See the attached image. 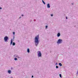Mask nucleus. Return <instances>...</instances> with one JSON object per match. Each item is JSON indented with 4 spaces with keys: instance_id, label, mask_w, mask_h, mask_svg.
<instances>
[{
    "instance_id": "1",
    "label": "nucleus",
    "mask_w": 78,
    "mask_h": 78,
    "mask_svg": "<svg viewBox=\"0 0 78 78\" xmlns=\"http://www.w3.org/2000/svg\"><path fill=\"white\" fill-rule=\"evenodd\" d=\"M39 35H37L35 38L34 42L36 46H37L38 44H39Z\"/></svg>"
},
{
    "instance_id": "2",
    "label": "nucleus",
    "mask_w": 78,
    "mask_h": 78,
    "mask_svg": "<svg viewBox=\"0 0 78 78\" xmlns=\"http://www.w3.org/2000/svg\"><path fill=\"white\" fill-rule=\"evenodd\" d=\"M38 57V58H40V57H42V54L41 51H38L37 53Z\"/></svg>"
},
{
    "instance_id": "3",
    "label": "nucleus",
    "mask_w": 78,
    "mask_h": 78,
    "mask_svg": "<svg viewBox=\"0 0 78 78\" xmlns=\"http://www.w3.org/2000/svg\"><path fill=\"white\" fill-rule=\"evenodd\" d=\"M62 40L59 39L58 40V41L57 42V44H62Z\"/></svg>"
},
{
    "instance_id": "4",
    "label": "nucleus",
    "mask_w": 78,
    "mask_h": 78,
    "mask_svg": "<svg viewBox=\"0 0 78 78\" xmlns=\"http://www.w3.org/2000/svg\"><path fill=\"white\" fill-rule=\"evenodd\" d=\"M8 40V37L7 36H5L4 37V41L5 42H7Z\"/></svg>"
},
{
    "instance_id": "5",
    "label": "nucleus",
    "mask_w": 78,
    "mask_h": 78,
    "mask_svg": "<svg viewBox=\"0 0 78 78\" xmlns=\"http://www.w3.org/2000/svg\"><path fill=\"white\" fill-rule=\"evenodd\" d=\"M14 56L15 57H16L18 58H20V57H19V55H17L15 54L14 55Z\"/></svg>"
},
{
    "instance_id": "6",
    "label": "nucleus",
    "mask_w": 78,
    "mask_h": 78,
    "mask_svg": "<svg viewBox=\"0 0 78 78\" xmlns=\"http://www.w3.org/2000/svg\"><path fill=\"white\" fill-rule=\"evenodd\" d=\"M47 7L48 8H50V4H48L47 5Z\"/></svg>"
},
{
    "instance_id": "7",
    "label": "nucleus",
    "mask_w": 78,
    "mask_h": 78,
    "mask_svg": "<svg viewBox=\"0 0 78 78\" xmlns=\"http://www.w3.org/2000/svg\"><path fill=\"white\" fill-rule=\"evenodd\" d=\"M13 40L12 39H11V41L10 42V45H12V42H13Z\"/></svg>"
},
{
    "instance_id": "8",
    "label": "nucleus",
    "mask_w": 78,
    "mask_h": 78,
    "mask_svg": "<svg viewBox=\"0 0 78 78\" xmlns=\"http://www.w3.org/2000/svg\"><path fill=\"white\" fill-rule=\"evenodd\" d=\"M8 72L9 74H11V70H8Z\"/></svg>"
},
{
    "instance_id": "9",
    "label": "nucleus",
    "mask_w": 78,
    "mask_h": 78,
    "mask_svg": "<svg viewBox=\"0 0 78 78\" xmlns=\"http://www.w3.org/2000/svg\"><path fill=\"white\" fill-rule=\"evenodd\" d=\"M60 35H61V34H60V33H58L57 34V37H59Z\"/></svg>"
},
{
    "instance_id": "10",
    "label": "nucleus",
    "mask_w": 78,
    "mask_h": 78,
    "mask_svg": "<svg viewBox=\"0 0 78 78\" xmlns=\"http://www.w3.org/2000/svg\"><path fill=\"white\" fill-rule=\"evenodd\" d=\"M27 52H28V53H30V49L29 48H28L27 49Z\"/></svg>"
},
{
    "instance_id": "11",
    "label": "nucleus",
    "mask_w": 78,
    "mask_h": 78,
    "mask_svg": "<svg viewBox=\"0 0 78 78\" xmlns=\"http://www.w3.org/2000/svg\"><path fill=\"white\" fill-rule=\"evenodd\" d=\"M58 64H59V66H62V64H61V63H59Z\"/></svg>"
},
{
    "instance_id": "12",
    "label": "nucleus",
    "mask_w": 78,
    "mask_h": 78,
    "mask_svg": "<svg viewBox=\"0 0 78 78\" xmlns=\"http://www.w3.org/2000/svg\"><path fill=\"white\" fill-rule=\"evenodd\" d=\"M12 45L14 46L15 45H16V43L15 42H13V43H12Z\"/></svg>"
},
{
    "instance_id": "13",
    "label": "nucleus",
    "mask_w": 78,
    "mask_h": 78,
    "mask_svg": "<svg viewBox=\"0 0 78 78\" xmlns=\"http://www.w3.org/2000/svg\"><path fill=\"white\" fill-rule=\"evenodd\" d=\"M42 2L43 3V4H44V5H45V2H44V0H42Z\"/></svg>"
},
{
    "instance_id": "14",
    "label": "nucleus",
    "mask_w": 78,
    "mask_h": 78,
    "mask_svg": "<svg viewBox=\"0 0 78 78\" xmlns=\"http://www.w3.org/2000/svg\"><path fill=\"white\" fill-rule=\"evenodd\" d=\"M14 60L15 61H17V58H15Z\"/></svg>"
},
{
    "instance_id": "15",
    "label": "nucleus",
    "mask_w": 78,
    "mask_h": 78,
    "mask_svg": "<svg viewBox=\"0 0 78 78\" xmlns=\"http://www.w3.org/2000/svg\"><path fill=\"white\" fill-rule=\"evenodd\" d=\"M59 76L60 78H62V76L61 75V74H59Z\"/></svg>"
},
{
    "instance_id": "16",
    "label": "nucleus",
    "mask_w": 78,
    "mask_h": 78,
    "mask_svg": "<svg viewBox=\"0 0 78 78\" xmlns=\"http://www.w3.org/2000/svg\"><path fill=\"white\" fill-rule=\"evenodd\" d=\"M51 17H53V15L52 14H51Z\"/></svg>"
},
{
    "instance_id": "17",
    "label": "nucleus",
    "mask_w": 78,
    "mask_h": 78,
    "mask_svg": "<svg viewBox=\"0 0 78 78\" xmlns=\"http://www.w3.org/2000/svg\"><path fill=\"white\" fill-rule=\"evenodd\" d=\"M13 34L14 35V34H15V32H13Z\"/></svg>"
},
{
    "instance_id": "18",
    "label": "nucleus",
    "mask_w": 78,
    "mask_h": 78,
    "mask_svg": "<svg viewBox=\"0 0 78 78\" xmlns=\"http://www.w3.org/2000/svg\"><path fill=\"white\" fill-rule=\"evenodd\" d=\"M58 67H58V66H56V69H58Z\"/></svg>"
},
{
    "instance_id": "19",
    "label": "nucleus",
    "mask_w": 78,
    "mask_h": 78,
    "mask_svg": "<svg viewBox=\"0 0 78 78\" xmlns=\"http://www.w3.org/2000/svg\"><path fill=\"white\" fill-rule=\"evenodd\" d=\"M45 28H48V26H45Z\"/></svg>"
},
{
    "instance_id": "20",
    "label": "nucleus",
    "mask_w": 78,
    "mask_h": 78,
    "mask_svg": "<svg viewBox=\"0 0 78 78\" xmlns=\"http://www.w3.org/2000/svg\"><path fill=\"white\" fill-rule=\"evenodd\" d=\"M13 40H14V38H15V37L14 36H13Z\"/></svg>"
},
{
    "instance_id": "21",
    "label": "nucleus",
    "mask_w": 78,
    "mask_h": 78,
    "mask_svg": "<svg viewBox=\"0 0 78 78\" xmlns=\"http://www.w3.org/2000/svg\"><path fill=\"white\" fill-rule=\"evenodd\" d=\"M55 65H58V63H56Z\"/></svg>"
},
{
    "instance_id": "22",
    "label": "nucleus",
    "mask_w": 78,
    "mask_h": 78,
    "mask_svg": "<svg viewBox=\"0 0 78 78\" xmlns=\"http://www.w3.org/2000/svg\"><path fill=\"white\" fill-rule=\"evenodd\" d=\"M2 7H0V9H2Z\"/></svg>"
},
{
    "instance_id": "23",
    "label": "nucleus",
    "mask_w": 78,
    "mask_h": 78,
    "mask_svg": "<svg viewBox=\"0 0 78 78\" xmlns=\"http://www.w3.org/2000/svg\"><path fill=\"white\" fill-rule=\"evenodd\" d=\"M34 22H35V21H36V20H34Z\"/></svg>"
},
{
    "instance_id": "24",
    "label": "nucleus",
    "mask_w": 78,
    "mask_h": 78,
    "mask_svg": "<svg viewBox=\"0 0 78 78\" xmlns=\"http://www.w3.org/2000/svg\"><path fill=\"white\" fill-rule=\"evenodd\" d=\"M34 77V76H33V75L32 76V78H33Z\"/></svg>"
},
{
    "instance_id": "25",
    "label": "nucleus",
    "mask_w": 78,
    "mask_h": 78,
    "mask_svg": "<svg viewBox=\"0 0 78 78\" xmlns=\"http://www.w3.org/2000/svg\"><path fill=\"white\" fill-rule=\"evenodd\" d=\"M31 21H32V20H30V22H31Z\"/></svg>"
},
{
    "instance_id": "26",
    "label": "nucleus",
    "mask_w": 78,
    "mask_h": 78,
    "mask_svg": "<svg viewBox=\"0 0 78 78\" xmlns=\"http://www.w3.org/2000/svg\"><path fill=\"white\" fill-rule=\"evenodd\" d=\"M21 16H23V15L22 14V15Z\"/></svg>"
},
{
    "instance_id": "27",
    "label": "nucleus",
    "mask_w": 78,
    "mask_h": 78,
    "mask_svg": "<svg viewBox=\"0 0 78 78\" xmlns=\"http://www.w3.org/2000/svg\"><path fill=\"white\" fill-rule=\"evenodd\" d=\"M66 19H67V17H66Z\"/></svg>"
},
{
    "instance_id": "28",
    "label": "nucleus",
    "mask_w": 78,
    "mask_h": 78,
    "mask_svg": "<svg viewBox=\"0 0 78 78\" xmlns=\"http://www.w3.org/2000/svg\"><path fill=\"white\" fill-rule=\"evenodd\" d=\"M71 4H72V5H73V3H72Z\"/></svg>"
},
{
    "instance_id": "29",
    "label": "nucleus",
    "mask_w": 78,
    "mask_h": 78,
    "mask_svg": "<svg viewBox=\"0 0 78 78\" xmlns=\"http://www.w3.org/2000/svg\"><path fill=\"white\" fill-rule=\"evenodd\" d=\"M21 18V17H19V19H20Z\"/></svg>"
},
{
    "instance_id": "30",
    "label": "nucleus",
    "mask_w": 78,
    "mask_h": 78,
    "mask_svg": "<svg viewBox=\"0 0 78 78\" xmlns=\"http://www.w3.org/2000/svg\"><path fill=\"white\" fill-rule=\"evenodd\" d=\"M11 69H12V68H11Z\"/></svg>"
},
{
    "instance_id": "31",
    "label": "nucleus",
    "mask_w": 78,
    "mask_h": 78,
    "mask_svg": "<svg viewBox=\"0 0 78 78\" xmlns=\"http://www.w3.org/2000/svg\"><path fill=\"white\" fill-rule=\"evenodd\" d=\"M13 78V77H11V78Z\"/></svg>"
}]
</instances>
